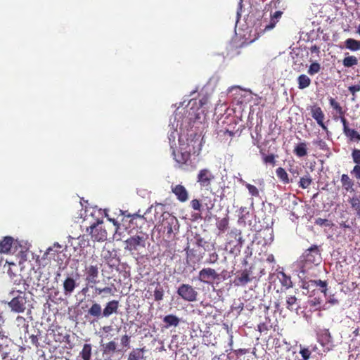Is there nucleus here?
<instances>
[{
	"instance_id": "obj_43",
	"label": "nucleus",
	"mask_w": 360,
	"mask_h": 360,
	"mask_svg": "<svg viewBox=\"0 0 360 360\" xmlns=\"http://www.w3.org/2000/svg\"><path fill=\"white\" fill-rule=\"evenodd\" d=\"M245 186L252 196L258 197L259 195V191L255 186L246 183Z\"/></svg>"
},
{
	"instance_id": "obj_51",
	"label": "nucleus",
	"mask_w": 360,
	"mask_h": 360,
	"mask_svg": "<svg viewBox=\"0 0 360 360\" xmlns=\"http://www.w3.org/2000/svg\"><path fill=\"white\" fill-rule=\"evenodd\" d=\"M218 259V255L216 252H213L212 254H210L209 258L207 259V263L214 264L217 262Z\"/></svg>"
},
{
	"instance_id": "obj_53",
	"label": "nucleus",
	"mask_w": 360,
	"mask_h": 360,
	"mask_svg": "<svg viewBox=\"0 0 360 360\" xmlns=\"http://www.w3.org/2000/svg\"><path fill=\"white\" fill-rule=\"evenodd\" d=\"M349 91L354 95L356 92L360 91V84H356L353 86H350L349 87Z\"/></svg>"
},
{
	"instance_id": "obj_33",
	"label": "nucleus",
	"mask_w": 360,
	"mask_h": 360,
	"mask_svg": "<svg viewBox=\"0 0 360 360\" xmlns=\"http://www.w3.org/2000/svg\"><path fill=\"white\" fill-rule=\"evenodd\" d=\"M349 202L352 208L356 212V215L360 218V198L359 197H353L349 199Z\"/></svg>"
},
{
	"instance_id": "obj_55",
	"label": "nucleus",
	"mask_w": 360,
	"mask_h": 360,
	"mask_svg": "<svg viewBox=\"0 0 360 360\" xmlns=\"http://www.w3.org/2000/svg\"><path fill=\"white\" fill-rule=\"evenodd\" d=\"M247 211V207H241L239 210L240 214H239V220H243L245 219V215L243 213Z\"/></svg>"
},
{
	"instance_id": "obj_15",
	"label": "nucleus",
	"mask_w": 360,
	"mask_h": 360,
	"mask_svg": "<svg viewBox=\"0 0 360 360\" xmlns=\"http://www.w3.org/2000/svg\"><path fill=\"white\" fill-rule=\"evenodd\" d=\"M77 286L76 280L71 276H68L63 281V292L66 296H70Z\"/></svg>"
},
{
	"instance_id": "obj_49",
	"label": "nucleus",
	"mask_w": 360,
	"mask_h": 360,
	"mask_svg": "<svg viewBox=\"0 0 360 360\" xmlns=\"http://www.w3.org/2000/svg\"><path fill=\"white\" fill-rule=\"evenodd\" d=\"M352 156L353 158V161L360 165V150L359 149H354L352 153Z\"/></svg>"
},
{
	"instance_id": "obj_4",
	"label": "nucleus",
	"mask_w": 360,
	"mask_h": 360,
	"mask_svg": "<svg viewBox=\"0 0 360 360\" xmlns=\"http://www.w3.org/2000/svg\"><path fill=\"white\" fill-rule=\"evenodd\" d=\"M305 264L319 265L321 262V251L318 245H312L302 255Z\"/></svg>"
},
{
	"instance_id": "obj_10",
	"label": "nucleus",
	"mask_w": 360,
	"mask_h": 360,
	"mask_svg": "<svg viewBox=\"0 0 360 360\" xmlns=\"http://www.w3.org/2000/svg\"><path fill=\"white\" fill-rule=\"evenodd\" d=\"M91 238L94 241H104L107 239L108 233L105 229H103L99 224H94L90 227Z\"/></svg>"
},
{
	"instance_id": "obj_8",
	"label": "nucleus",
	"mask_w": 360,
	"mask_h": 360,
	"mask_svg": "<svg viewBox=\"0 0 360 360\" xmlns=\"http://www.w3.org/2000/svg\"><path fill=\"white\" fill-rule=\"evenodd\" d=\"M214 179V175L207 168L201 169L197 175V182L202 188H210Z\"/></svg>"
},
{
	"instance_id": "obj_45",
	"label": "nucleus",
	"mask_w": 360,
	"mask_h": 360,
	"mask_svg": "<svg viewBox=\"0 0 360 360\" xmlns=\"http://www.w3.org/2000/svg\"><path fill=\"white\" fill-rule=\"evenodd\" d=\"M333 119L335 120H340V122H342V126H343V132H345L348 129H349L348 122H347V119L345 118V115H343L341 116H333Z\"/></svg>"
},
{
	"instance_id": "obj_28",
	"label": "nucleus",
	"mask_w": 360,
	"mask_h": 360,
	"mask_svg": "<svg viewBox=\"0 0 360 360\" xmlns=\"http://www.w3.org/2000/svg\"><path fill=\"white\" fill-rule=\"evenodd\" d=\"M294 153L299 158H302L307 154V144L305 142H301L295 146L294 150Z\"/></svg>"
},
{
	"instance_id": "obj_52",
	"label": "nucleus",
	"mask_w": 360,
	"mask_h": 360,
	"mask_svg": "<svg viewBox=\"0 0 360 360\" xmlns=\"http://www.w3.org/2000/svg\"><path fill=\"white\" fill-rule=\"evenodd\" d=\"M352 174H354L357 179H360V165H355L352 171Z\"/></svg>"
},
{
	"instance_id": "obj_61",
	"label": "nucleus",
	"mask_w": 360,
	"mask_h": 360,
	"mask_svg": "<svg viewBox=\"0 0 360 360\" xmlns=\"http://www.w3.org/2000/svg\"><path fill=\"white\" fill-rule=\"evenodd\" d=\"M323 335H324L325 339H326V340L327 342H329V341H330V339L331 338V336H330V333H329L328 330H326L324 331V334H323Z\"/></svg>"
},
{
	"instance_id": "obj_27",
	"label": "nucleus",
	"mask_w": 360,
	"mask_h": 360,
	"mask_svg": "<svg viewBox=\"0 0 360 360\" xmlns=\"http://www.w3.org/2000/svg\"><path fill=\"white\" fill-rule=\"evenodd\" d=\"M283 14L282 11H276L273 15H271V20L268 25L265 26V30H270L273 29L276 23L278 22Z\"/></svg>"
},
{
	"instance_id": "obj_59",
	"label": "nucleus",
	"mask_w": 360,
	"mask_h": 360,
	"mask_svg": "<svg viewBox=\"0 0 360 360\" xmlns=\"http://www.w3.org/2000/svg\"><path fill=\"white\" fill-rule=\"evenodd\" d=\"M127 217H131V221L134 220V219H140V220H144V218L143 216H141L139 214H134L133 215H129L128 214Z\"/></svg>"
},
{
	"instance_id": "obj_50",
	"label": "nucleus",
	"mask_w": 360,
	"mask_h": 360,
	"mask_svg": "<svg viewBox=\"0 0 360 360\" xmlns=\"http://www.w3.org/2000/svg\"><path fill=\"white\" fill-rule=\"evenodd\" d=\"M316 286L322 288L321 292L326 293L327 290V282L321 280H316L314 281Z\"/></svg>"
},
{
	"instance_id": "obj_1",
	"label": "nucleus",
	"mask_w": 360,
	"mask_h": 360,
	"mask_svg": "<svg viewBox=\"0 0 360 360\" xmlns=\"http://www.w3.org/2000/svg\"><path fill=\"white\" fill-rule=\"evenodd\" d=\"M32 278L30 280L24 281L21 278H18L14 280V283L22 286L20 289L13 288L10 292V295L13 297L12 300L8 302V306L13 311L16 313L23 312L25 309V304L27 302V297L25 291L27 290L28 286L30 285V282Z\"/></svg>"
},
{
	"instance_id": "obj_18",
	"label": "nucleus",
	"mask_w": 360,
	"mask_h": 360,
	"mask_svg": "<svg viewBox=\"0 0 360 360\" xmlns=\"http://www.w3.org/2000/svg\"><path fill=\"white\" fill-rule=\"evenodd\" d=\"M88 314L96 319L104 318L103 309L101 305L97 302H94L91 307L88 309Z\"/></svg>"
},
{
	"instance_id": "obj_46",
	"label": "nucleus",
	"mask_w": 360,
	"mask_h": 360,
	"mask_svg": "<svg viewBox=\"0 0 360 360\" xmlns=\"http://www.w3.org/2000/svg\"><path fill=\"white\" fill-rule=\"evenodd\" d=\"M300 354H301L303 360H309L311 356V352L307 347H302L300 349Z\"/></svg>"
},
{
	"instance_id": "obj_9",
	"label": "nucleus",
	"mask_w": 360,
	"mask_h": 360,
	"mask_svg": "<svg viewBox=\"0 0 360 360\" xmlns=\"http://www.w3.org/2000/svg\"><path fill=\"white\" fill-rule=\"evenodd\" d=\"M98 266L96 264H91L85 268V281L90 285L91 288L98 283L97 278L98 277Z\"/></svg>"
},
{
	"instance_id": "obj_32",
	"label": "nucleus",
	"mask_w": 360,
	"mask_h": 360,
	"mask_svg": "<svg viewBox=\"0 0 360 360\" xmlns=\"http://www.w3.org/2000/svg\"><path fill=\"white\" fill-rule=\"evenodd\" d=\"M276 174L277 177L281 181L283 184H287L290 183V179L288 178V174H287L285 169L283 167H278L276 170Z\"/></svg>"
},
{
	"instance_id": "obj_41",
	"label": "nucleus",
	"mask_w": 360,
	"mask_h": 360,
	"mask_svg": "<svg viewBox=\"0 0 360 360\" xmlns=\"http://www.w3.org/2000/svg\"><path fill=\"white\" fill-rule=\"evenodd\" d=\"M321 70V65L319 63L314 62L312 63L309 69H308V74L310 75H314L316 73H318Z\"/></svg>"
},
{
	"instance_id": "obj_57",
	"label": "nucleus",
	"mask_w": 360,
	"mask_h": 360,
	"mask_svg": "<svg viewBox=\"0 0 360 360\" xmlns=\"http://www.w3.org/2000/svg\"><path fill=\"white\" fill-rule=\"evenodd\" d=\"M103 293L108 294V295H112L113 291H112V288L107 286V287L103 288Z\"/></svg>"
},
{
	"instance_id": "obj_19",
	"label": "nucleus",
	"mask_w": 360,
	"mask_h": 360,
	"mask_svg": "<svg viewBox=\"0 0 360 360\" xmlns=\"http://www.w3.org/2000/svg\"><path fill=\"white\" fill-rule=\"evenodd\" d=\"M13 238L11 236H6L0 241V252L8 253L11 249Z\"/></svg>"
},
{
	"instance_id": "obj_48",
	"label": "nucleus",
	"mask_w": 360,
	"mask_h": 360,
	"mask_svg": "<svg viewBox=\"0 0 360 360\" xmlns=\"http://www.w3.org/2000/svg\"><path fill=\"white\" fill-rule=\"evenodd\" d=\"M101 257L108 264H110L112 260V252L110 250H103L101 253Z\"/></svg>"
},
{
	"instance_id": "obj_24",
	"label": "nucleus",
	"mask_w": 360,
	"mask_h": 360,
	"mask_svg": "<svg viewBox=\"0 0 360 360\" xmlns=\"http://www.w3.org/2000/svg\"><path fill=\"white\" fill-rule=\"evenodd\" d=\"M202 208H205L208 212H210L215 205V200L211 196H202L201 198Z\"/></svg>"
},
{
	"instance_id": "obj_2",
	"label": "nucleus",
	"mask_w": 360,
	"mask_h": 360,
	"mask_svg": "<svg viewBox=\"0 0 360 360\" xmlns=\"http://www.w3.org/2000/svg\"><path fill=\"white\" fill-rule=\"evenodd\" d=\"M148 236L145 233L131 236L125 240L124 249L134 253H139L146 248Z\"/></svg>"
},
{
	"instance_id": "obj_13",
	"label": "nucleus",
	"mask_w": 360,
	"mask_h": 360,
	"mask_svg": "<svg viewBox=\"0 0 360 360\" xmlns=\"http://www.w3.org/2000/svg\"><path fill=\"white\" fill-rule=\"evenodd\" d=\"M251 281L250 272L245 269L235 277L233 284L236 286H244Z\"/></svg>"
},
{
	"instance_id": "obj_5",
	"label": "nucleus",
	"mask_w": 360,
	"mask_h": 360,
	"mask_svg": "<svg viewBox=\"0 0 360 360\" xmlns=\"http://www.w3.org/2000/svg\"><path fill=\"white\" fill-rule=\"evenodd\" d=\"M177 294L185 301L195 302L197 300L198 292L189 284H181L177 290Z\"/></svg>"
},
{
	"instance_id": "obj_47",
	"label": "nucleus",
	"mask_w": 360,
	"mask_h": 360,
	"mask_svg": "<svg viewBox=\"0 0 360 360\" xmlns=\"http://www.w3.org/2000/svg\"><path fill=\"white\" fill-rule=\"evenodd\" d=\"M40 335V331L38 330L37 334H32L29 336V338L30 340V342L32 345L37 348L39 346V336Z\"/></svg>"
},
{
	"instance_id": "obj_12",
	"label": "nucleus",
	"mask_w": 360,
	"mask_h": 360,
	"mask_svg": "<svg viewBox=\"0 0 360 360\" xmlns=\"http://www.w3.org/2000/svg\"><path fill=\"white\" fill-rule=\"evenodd\" d=\"M171 190L179 201L184 202L188 200V192L184 186L181 184L172 185Z\"/></svg>"
},
{
	"instance_id": "obj_58",
	"label": "nucleus",
	"mask_w": 360,
	"mask_h": 360,
	"mask_svg": "<svg viewBox=\"0 0 360 360\" xmlns=\"http://www.w3.org/2000/svg\"><path fill=\"white\" fill-rule=\"evenodd\" d=\"M314 143L318 145L321 148H323V147L326 146V142L322 139L316 140L314 141Z\"/></svg>"
},
{
	"instance_id": "obj_64",
	"label": "nucleus",
	"mask_w": 360,
	"mask_h": 360,
	"mask_svg": "<svg viewBox=\"0 0 360 360\" xmlns=\"http://www.w3.org/2000/svg\"><path fill=\"white\" fill-rule=\"evenodd\" d=\"M94 293L96 295H101L103 293V288H98V287H94Z\"/></svg>"
},
{
	"instance_id": "obj_31",
	"label": "nucleus",
	"mask_w": 360,
	"mask_h": 360,
	"mask_svg": "<svg viewBox=\"0 0 360 360\" xmlns=\"http://www.w3.org/2000/svg\"><path fill=\"white\" fill-rule=\"evenodd\" d=\"M298 88L304 89L308 87L311 84L310 78L306 75H301L297 78Z\"/></svg>"
},
{
	"instance_id": "obj_22",
	"label": "nucleus",
	"mask_w": 360,
	"mask_h": 360,
	"mask_svg": "<svg viewBox=\"0 0 360 360\" xmlns=\"http://www.w3.org/2000/svg\"><path fill=\"white\" fill-rule=\"evenodd\" d=\"M328 102L330 107L336 112L338 116H341L346 114V110L343 109L340 103L333 97L328 98Z\"/></svg>"
},
{
	"instance_id": "obj_23",
	"label": "nucleus",
	"mask_w": 360,
	"mask_h": 360,
	"mask_svg": "<svg viewBox=\"0 0 360 360\" xmlns=\"http://www.w3.org/2000/svg\"><path fill=\"white\" fill-rule=\"evenodd\" d=\"M345 47L352 51H357L360 50V41L353 38L347 39L345 42Z\"/></svg>"
},
{
	"instance_id": "obj_60",
	"label": "nucleus",
	"mask_w": 360,
	"mask_h": 360,
	"mask_svg": "<svg viewBox=\"0 0 360 360\" xmlns=\"http://www.w3.org/2000/svg\"><path fill=\"white\" fill-rule=\"evenodd\" d=\"M289 172L295 177H297L299 175V172L297 167L290 168Z\"/></svg>"
},
{
	"instance_id": "obj_35",
	"label": "nucleus",
	"mask_w": 360,
	"mask_h": 360,
	"mask_svg": "<svg viewBox=\"0 0 360 360\" xmlns=\"http://www.w3.org/2000/svg\"><path fill=\"white\" fill-rule=\"evenodd\" d=\"M342 64L345 68H350L358 64V59L354 56H348L345 57Z\"/></svg>"
},
{
	"instance_id": "obj_34",
	"label": "nucleus",
	"mask_w": 360,
	"mask_h": 360,
	"mask_svg": "<svg viewBox=\"0 0 360 360\" xmlns=\"http://www.w3.org/2000/svg\"><path fill=\"white\" fill-rule=\"evenodd\" d=\"M312 183V179L309 173H307L304 176L300 178L299 181V187L302 189H306L309 187V186Z\"/></svg>"
},
{
	"instance_id": "obj_44",
	"label": "nucleus",
	"mask_w": 360,
	"mask_h": 360,
	"mask_svg": "<svg viewBox=\"0 0 360 360\" xmlns=\"http://www.w3.org/2000/svg\"><path fill=\"white\" fill-rule=\"evenodd\" d=\"M315 224L316 225L326 227H330L333 225L330 221L322 218H317L315 221Z\"/></svg>"
},
{
	"instance_id": "obj_16",
	"label": "nucleus",
	"mask_w": 360,
	"mask_h": 360,
	"mask_svg": "<svg viewBox=\"0 0 360 360\" xmlns=\"http://www.w3.org/2000/svg\"><path fill=\"white\" fill-rule=\"evenodd\" d=\"M199 145L198 140H195L194 139H187L186 142L181 139L179 140V147L190 149L191 154H195L200 150V148L198 147L196 148V146H199Z\"/></svg>"
},
{
	"instance_id": "obj_63",
	"label": "nucleus",
	"mask_w": 360,
	"mask_h": 360,
	"mask_svg": "<svg viewBox=\"0 0 360 360\" xmlns=\"http://www.w3.org/2000/svg\"><path fill=\"white\" fill-rule=\"evenodd\" d=\"M38 288H41V289L44 288L43 285H40L39 283H35V282H33L32 284V288L37 290Z\"/></svg>"
},
{
	"instance_id": "obj_39",
	"label": "nucleus",
	"mask_w": 360,
	"mask_h": 360,
	"mask_svg": "<svg viewBox=\"0 0 360 360\" xmlns=\"http://www.w3.org/2000/svg\"><path fill=\"white\" fill-rule=\"evenodd\" d=\"M228 226H229V219L228 218H226V217L223 218L217 222V227L221 232H224L228 229Z\"/></svg>"
},
{
	"instance_id": "obj_3",
	"label": "nucleus",
	"mask_w": 360,
	"mask_h": 360,
	"mask_svg": "<svg viewBox=\"0 0 360 360\" xmlns=\"http://www.w3.org/2000/svg\"><path fill=\"white\" fill-rule=\"evenodd\" d=\"M179 224L177 219L169 214L164 217L161 224V230L169 240H173L179 232Z\"/></svg>"
},
{
	"instance_id": "obj_56",
	"label": "nucleus",
	"mask_w": 360,
	"mask_h": 360,
	"mask_svg": "<svg viewBox=\"0 0 360 360\" xmlns=\"http://www.w3.org/2000/svg\"><path fill=\"white\" fill-rule=\"evenodd\" d=\"M16 321L18 323V326L20 324H23V325H26L27 328L28 327V324H26V321L24 317L18 316L16 319Z\"/></svg>"
},
{
	"instance_id": "obj_26",
	"label": "nucleus",
	"mask_w": 360,
	"mask_h": 360,
	"mask_svg": "<svg viewBox=\"0 0 360 360\" xmlns=\"http://www.w3.org/2000/svg\"><path fill=\"white\" fill-rule=\"evenodd\" d=\"M286 308L290 311L297 310L300 308L297 299L295 295H289L286 297Z\"/></svg>"
},
{
	"instance_id": "obj_30",
	"label": "nucleus",
	"mask_w": 360,
	"mask_h": 360,
	"mask_svg": "<svg viewBox=\"0 0 360 360\" xmlns=\"http://www.w3.org/2000/svg\"><path fill=\"white\" fill-rule=\"evenodd\" d=\"M117 343L111 340L103 345V354H112L117 351Z\"/></svg>"
},
{
	"instance_id": "obj_21",
	"label": "nucleus",
	"mask_w": 360,
	"mask_h": 360,
	"mask_svg": "<svg viewBox=\"0 0 360 360\" xmlns=\"http://www.w3.org/2000/svg\"><path fill=\"white\" fill-rule=\"evenodd\" d=\"M241 232L237 229H232L228 233V243L231 244L236 242L238 244L241 243Z\"/></svg>"
},
{
	"instance_id": "obj_40",
	"label": "nucleus",
	"mask_w": 360,
	"mask_h": 360,
	"mask_svg": "<svg viewBox=\"0 0 360 360\" xmlns=\"http://www.w3.org/2000/svg\"><path fill=\"white\" fill-rule=\"evenodd\" d=\"M131 342V337L127 334L122 335L120 338V344L122 348L129 349Z\"/></svg>"
},
{
	"instance_id": "obj_36",
	"label": "nucleus",
	"mask_w": 360,
	"mask_h": 360,
	"mask_svg": "<svg viewBox=\"0 0 360 360\" xmlns=\"http://www.w3.org/2000/svg\"><path fill=\"white\" fill-rule=\"evenodd\" d=\"M260 153L262 155V160L264 164H270L272 166L276 165V155L274 154L266 155L262 150H260Z\"/></svg>"
},
{
	"instance_id": "obj_6",
	"label": "nucleus",
	"mask_w": 360,
	"mask_h": 360,
	"mask_svg": "<svg viewBox=\"0 0 360 360\" xmlns=\"http://www.w3.org/2000/svg\"><path fill=\"white\" fill-rule=\"evenodd\" d=\"M198 279L206 284H212L214 281L219 279V274L212 268H203L199 271Z\"/></svg>"
},
{
	"instance_id": "obj_20",
	"label": "nucleus",
	"mask_w": 360,
	"mask_h": 360,
	"mask_svg": "<svg viewBox=\"0 0 360 360\" xmlns=\"http://www.w3.org/2000/svg\"><path fill=\"white\" fill-rule=\"evenodd\" d=\"M341 183H342V188L347 192L354 191V188H353V186L354 185V181L349 178V176L347 174H343L341 176Z\"/></svg>"
},
{
	"instance_id": "obj_62",
	"label": "nucleus",
	"mask_w": 360,
	"mask_h": 360,
	"mask_svg": "<svg viewBox=\"0 0 360 360\" xmlns=\"http://www.w3.org/2000/svg\"><path fill=\"white\" fill-rule=\"evenodd\" d=\"M102 330L105 333H109L111 330H112V326H105L102 328Z\"/></svg>"
},
{
	"instance_id": "obj_42",
	"label": "nucleus",
	"mask_w": 360,
	"mask_h": 360,
	"mask_svg": "<svg viewBox=\"0 0 360 360\" xmlns=\"http://www.w3.org/2000/svg\"><path fill=\"white\" fill-rule=\"evenodd\" d=\"M191 208L195 211H201L202 209V205L200 200L193 199L190 202Z\"/></svg>"
},
{
	"instance_id": "obj_11",
	"label": "nucleus",
	"mask_w": 360,
	"mask_h": 360,
	"mask_svg": "<svg viewBox=\"0 0 360 360\" xmlns=\"http://www.w3.org/2000/svg\"><path fill=\"white\" fill-rule=\"evenodd\" d=\"M311 114L312 117L316 121L317 124L326 132L328 131V127L323 122L325 115L319 106L314 105L311 108Z\"/></svg>"
},
{
	"instance_id": "obj_38",
	"label": "nucleus",
	"mask_w": 360,
	"mask_h": 360,
	"mask_svg": "<svg viewBox=\"0 0 360 360\" xmlns=\"http://www.w3.org/2000/svg\"><path fill=\"white\" fill-rule=\"evenodd\" d=\"M164 297V290L162 287L158 284L155 290H154V298L155 301H161L163 300Z\"/></svg>"
},
{
	"instance_id": "obj_54",
	"label": "nucleus",
	"mask_w": 360,
	"mask_h": 360,
	"mask_svg": "<svg viewBox=\"0 0 360 360\" xmlns=\"http://www.w3.org/2000/svg\"><path fill=\"white\" fill-rule=\"evenodd\" d=\"M205 243V242L202 237L198 236L195 238V245L198 247H203Z\"/></svg>"
},
{
	"instance_id": "obj_29",
	"label": "nucleus",
	"mask_w": 360,
	"mask_h": 360,
	"mask_svg": "<svg viewBox=\"0 0 360 360\" xmlns=\"http://www.w3.org/2000/svg\"><path fill=\"white\" fill-rule=\"evenodd\" d=\"M92 347L91 344H84L79 356L83 360H91L92 354Z\"/></svg>"
},
{
	"instance_id": "obj_14",
	"label": "nucleus",
	"mask_w": 360,
	"mask_h": 360,
	"mask_svg": "<svg viewBox=\"0 0 360 360\" xmlns=\"http://www.w3.org/2000/svg\"><path fill=\"white\" fill-rule=\"evenodd\" d=\"M119 306L118 300H113L108 302L103 309L104 318H108L113 314H117Z\"/></svg>"
},
{
	"instance_id": "obj_7",
	"label": "nucleus",
	"mask_w": 360,
	"mask_h": 360,
	"mask_svg": "<svg viewBox=\"0 0 360 360\" xmlns=\"http://www.w3.org/2000/svg\"><path fill=\"white\" fill-rule=\"evenodd\" d=\"M172 155L179 165V167L182 168L184 165H188L191 160V150L179 147V150L177 153L173 149Z\"/></svg>"
},
{
	"instance_id": "obj_25",
	"label": "nucleus",
	"mask_w": 360,
	"mask_h": 360,
	"mask_svg": "<svg viewBox=\"0 0 360 360\" xmlns=\"http://www.w3.org/2000/svg\"><path fill=\"white\" fill-rule=\"evenodd\" d=\"M163 322L166 324V328L171 326H177L179 324L180 319L175 315L169 314L163 318Z\"/></svg>"
},
{
	"instance_id": "obj_37",
	"label": "nucleus",
	"mask_w": 360,
	"mask_h": 360,
	"mask_svg": "<svg viewBox=\"0 0 360 360\" xmlns=\"http://www.w3.org/2000/svg\"><path fill=\"white\" fill-rule=\"evenodd\" d=\"M344 134L351 141L356 140L360 141V134L355 129L349 128Z\"/></svg>"
},
{
	"instance_id": "obj_17",
	"label": "nucleus",
	"mask_w": 360,
	"mask_h": 360,
	"mask_svg": "<svg viewBox=\"0 0 360 360\" xmlns=\"http://www.w3.org/2000/svg\"><path fill=\"white\" fill-rule=\"evenodd\" d=\"M146 352V347L142 348H134L129 352L127 360H146V356H144Z\"/></svg>"
}]
</instances>
